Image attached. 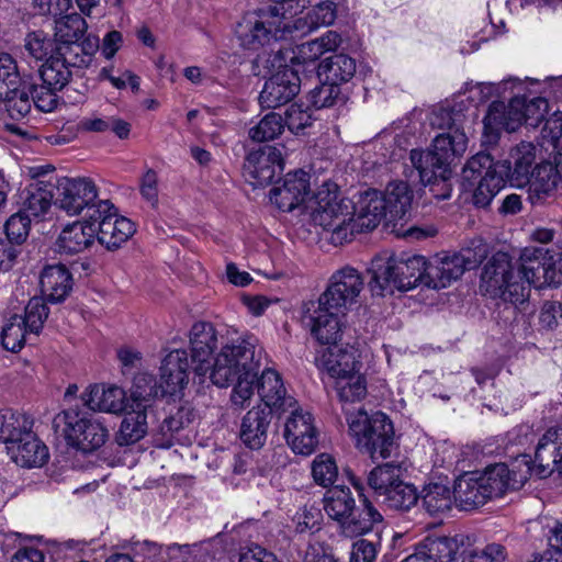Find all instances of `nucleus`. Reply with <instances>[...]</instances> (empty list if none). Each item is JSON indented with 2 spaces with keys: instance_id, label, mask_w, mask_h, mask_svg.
Segmentation results:
<instances>
[{
  "instance_id": "obj_60",
  "label": "nucleus",
  "mask_w": 562,
  "mask_h": 562,
  "mask_svg": "<svg viewBox=\"0 0 562 562\" xmlns=\"http://www.w3.org/2000/svg\"><path fill=\"white\" fill-rule=\"evenodd\" d=\"M347 423L350 435L357 440L358 446L366 447L370 428L371 415L359 408L356 412L347 413Z\"/></svg>"
},
{
  "instance_id": "obj_7",
  "label": "nucleus",
  "mask_w": 562,
  "mask_h": 562,
  "mask_svg": "<svg viewBox=\"0 0 562 562\" xmlns=\"http://www.w3.org/2000/svg\"><path fill=\"white\" fill-rule=\"evenodd\" d=\"M467 148L465 132L456 130V132L439 134L432 140L431 149H412L409 159L424 184L432 183L437 179L445 181L451 175V165L465 153Z\"/></svg>"
},
{
  "instance_id": "obj_26",
  "label": "nucleus",
  "mask_w": 562,
  "mask_h": 562,
  "mask_svg": "<svg viewBox=\"0 0 562 562\" xmlns=\"http://www.w3.org/2000/svg\"><path fill=\"white\" fill-rule=\"evenodd\" d=\"M97 238V220L77 221L66 225L56 240L60 254L74 255L90 248Z\"/></svg>"
},
{
  "instance_id": "obj_11",
  "label": "nucleus",
  "mask_w": 562,
  "mask_h": 562,
  "mask_svg": "<svg viewBox=\"0 0 562 562\" xmlns=\"http://www.w3.org/2000/svg\"><path fill=\"white\" fill-rule=\"evenodd\" d=\"M149 383L143 382V387L153 398L161 396H181L189 383L190 363L186 349L175 348L169 350L161 359L159 367V382L153 384L154 379L150 374Z\"/></svg>"
},
{
  "instance_id": "obj_63",
  "label": "nucleus",
  "mask_w": 562,
  "mask_h": 562,
  "mask_svg": "<svg viewBox=\"0 0 562 562\" xmlns=\"http://www.w3.org/2000/svg\"><path fill=\"white\" fill-rule=\"evenodd\" d=\"M539 526L547 528L550 546L554 549L555 554L562 555V521L552 518L543 517L537 521L531 522V528L537 529Z\"/></svg>"
},
{
  "instance_id": "obj_51",
  "label": "nucleus",
  "mask_w": 562,
  "mask_h": 562,
  "mask_svg": "<svg viewBox=\"0 0 562 562\" xmlns=\"http://www.w3.org/2000/svg\"><path fill=\"white\" fill-rule=\"evenodd\" d=\"M49 314V310L44 302L43 297H32L25 306L24 316H22L23 325L29 330V334L37 337L44 327Z\"/></svg>"
},
{
  "instance_id": "obj_48",
  "label": "nucleus",
  "mask_w": 562,
  "mask_h": 562,
  "mask_svg": "<svg viewBox=\"0 0 562 562\" xmlns=\"http://www.w3.org/2000/svg\"><path fill=\"white\" fill-rule=\"evenodd\" d=\"M99 46V38L92 35H88L82 41L69 43L66 46L61 45L67 55H69V60L79 66L80 69L87 68L91 64Z\"/></svg>"
},
{
  "instance_id": "obj_9",
  "label": "nucleus",
  "mask_w": 562,
  "mask_h": 562,
  "mask_svg": "<svg viewBox=\"0 0 562 562\" xmlns=\"http://www.w3.org/2000/svg\"><path fill=\"white\" fill-rule=\"evenodd\" d=\"M487 246L481 239L459 252H439L427 259L424 285L429 289H445L458 280L467 269L480 265L487 256Z\"/></svg>"
},
{
  "instance_id": "obj_22",
  "label": "nucleus",
  "mask_w": 562,
  "mask_h": 562,
  "mask_svg": "<svg viewBox=\"0 0 562 562\" xmlns=\"http://www.w3.org/2000/svg\"><path fill=\"white\" fill-rule=\"evenodd\" d=\"M311 176L300 169L286 173L281 187H274L270 191V201L280 211H294L303 204H308Z\"/></svg>"
},
{
  "instance_id": "obj_36",
  "label": "nucleus",
  "mask_w": 562,
  "mask_h": 562,
  "mask_svg": "<svg viewBox=\"0 0 562 562\" xmlns=\"http://www.w3.org/2000/svg\"><path fill=\"white\" fill-rule=\"evenodd\" d=\"M55 184L49 181L35 180L24 188L20 193L23 202L21 211H48L52 204L55 205L57 193H54Z\"/></svg>"
},
{
  "instance_id": "obj_20",
  "label": "nucleus",
  "mask_w": 562,
  "mask_h": 562,
  "mask_svg": "<svg viewBox=\"0 0 562 562\" xmlns=\"http://www.w3.org/2000/svg\"><path fill=\"white\" fill-rule=\"evenodd\" d=\"M536 150V146L528 142H521L510 149L507 158L499 161L503 186L509 183L513 187L522 188L530 182Z\"/></svg>"
},
{
  "instance_id": "obj_49",
  "label": "nucleus",
  "mask_w": 562,
  "mask_h": 562,
  "mask_svg": "<svg viewBox=\"0 0 562 562\" xmlns=\"http://www.w3.org/2000/svg\"><path fill=\"white\" fill-rule=\"evenodd\" d=\"M24 89L29 90L31 95L32 103L42 112H52L56 109L58 103L57 92L59 89H53L48 87V85H36L29 77L27 79H23Z\"/></svg>"
},
{
  "instance_id": "obj_2",
  "label": "nucleus",
  "mask_w": 562,
  "mask_h": 562,
  "mask_svg": "<svg viewBox=\"0 0 562 562\" xmlns=\"http://www.w3.org/2000/svg\"><path fill=\"white\" fill-rule=\"evenodd\" d=\"M548 255L543 248L525 247L515 267L508 254L496 252L484 267L481 289L492 297L515 305L524 303L531 285L542 289L562 283V256L553 260Z\"/></svg>"
},
{
  "instance_id": "obj_10",
  "label": "nucleus",
  "mask_w": 562,
  "mask_h": 562,
  "mask_svg": "<svg viewBox=\"0 0 562 562\" xmlns=\"http://www.w3.org/2000/svg\"><path fill=\"white\" fill-rule=\"evenodd\" d=\"M257 61L268 69L278 68L277 72L266 80L259 94V102L263 108L274 109L286 104L294 99L301 89V78L297 70L282 65L284 57L281 49L273 50L265 59L258 56Z\"/></svg>"
},
{
  "instance_id": "obj_37",
  "label": "nucleus",
  "mask_w": 562,
  "mask_h": 562,
  "mask_svg": "<svg viewBox=\"0 0 562 562\" xmlns=\"http://www.w3.org/2000/svg\"><path fill=\"white\" fill-rule=\"evenodd\" d=\"M461 544L457 537H429L417 549L430 562H452Z\"/></svg>"
},
{
  "instance_id": "obj_40",
  "label": "nucleus",
  "mask_w": 562,
  "mask_h": 562,
  "mask_svg": "<svg viewBox=\"0 0 562 562\" xmlns=\"http://www.w3.org/2000/svg\"><path fill=\"white\" fill-rule=\"evenodd\" d=\"M355 508V499L351 492L345 486H335L328 490L324 496V510L334 520L340 522Z\"/></svg>"
},
{
  "instance_id": "obj_39",
  "label": "nucleus",
  "mask_w": 562,
  "mask_h": 562,
  "mask_svg": "<svg viewBox=\"0 0 562 562\" xmlns=\"http://www.w3.org/2000/svg\"><path fill=\"white\" fill-rule=\"evenodd\" d=\"M403 471L401 463H384L370 472L368 483L378 496L384 497L389 491L403 481Z\"/></svg>"
},
{
  "instance_id": "obj_62",
  "label": "nucleus",
  "mask_w": 562,
  "mask_h": 562,
  "mask_svg": "<svg viewBox=\"0 0 562 562\" xmlns=\"http://www.w3.org/2000/svg\"><path fill=\"white\" fill-rule=\"evenodd\" d=\"M312 121V114L306 109H303L302 105L296 103L290 105L286 109L285 115L283 117L284 126L286 125L288 128L295 134L303 131L307 126H311Z\"/></svg>"
},
{
  "instance_id": "obj_27",
  "label": "nucleus",
  "mask_w": 562,
  "mask_h": 562,
  "mask_svg": "<svg viewBox=\"0 0 562 562\" xmlns=\"http://www.w3.org/2000/svg\"><path fill=\"white\" fill-rule=\"evenodd\" d=\"M349 480L352 486L358 491L363 506L362 509L357 513L352 510L339 525L341 532L352 538L372 531L376 525L382 522L383 517L368 498L363 496V487L360 482L355 476H350Z\"/></svg>"
},
{
  "instance_id": "obj_38",
  "label": "nucleus",
  "mask_w": 562,
  "mask_h": 562,
  "mask_svg": "<svg viewBox=\"0 0 562 562\" xmlns=\"http://www.w3.org/2000/svg\"><path fill=\"white\" fill-rule=\"evenodd\" d=\"M465 105L463 102H446L436 106L430 115V124L434 128L456 132L464 131Z\"/></svg>"
},
{
  "instance_id": "obj_17",
  "label": "nucleus",
  "mask_w": 562,
  "mask_h": 562,
  "mask_svg": "<svg viewBox=\"0 0 562 562\" xmlns=\"http://www.w3.org/2000/svg\"><path fill=\"white\" fill-rule=\"evenodd\" d=\"M289 416L284 420L283 436L295 454L310 456L318 445V429L311 412L297 404L290 407Z\"/></svg>"
},
{
  "instance_id": "obj_53",
  "label": "nucleus",
  "mask_w": 562,
  "mask_h": 562,
  "mask_svg": "<svg viewBox=\"0 0 562 562\" xmlns=\"http://www.w3.org/2000/svg\"><path fill=\"white\" fill-rule=\"evenodd\" d=\"M189 415L190 412L188 409L180 408L175 415L165 418L155 439L157 446L161 448L171 447L173 435L182 429L186 424L190 423Z\"/></svg>"
},
{
  "instance_id": "obj_16",
  "label": "nucleus",
  "mask_w": 562,
  "mask_h": 562,
  "mask_svg": "<svg viewBox=\"0 0 562 562\" xmlns=\"http://www.w3.org/2000/svg\"><path fill=\"white\" fill-rule=\"evenodd\" d=\"M529 476H535V471L528 454L517 457L510 465L496 463L480 472L490 499L502 496L507 490L520 488Z\"/></svg>"
},
{
  "instance_id": "obj_64",
  "label": "nucleus",
  "mask_w": 562,
  "mask_h": 562,
  "mask_svg": "<svg viewBox=\"0 0 562 562\" xmlns=\"http://www.w3.org/2000/svg\"><path fill=\"white\" fill-rule=\"evenodd\" d=\"M238 562H281L277 555L267 549L252 544L241 550Z\"/></svg>"
},
{
  "instance_id": "obj_5",
  "label": "nucleus",
  "mask_w": 562,
  "mask_h": 562,
  "mask_svg": "<svg viewBox=\"0 0 562 562\" xmlns=\"http://www.w3.org/2000/svg\"><path fill=\"white\" fill-rule=\"evenodd\" d=\"M369 356L353 346L327 348L317 359L319 369L333 380L341 402H358L367 395V381L360 372L362 358Z\"/></svg>"
},
{
  "instance_id": "obj_3",
  "label": "nucleus",
  "mask_w": 562,
  "mask_h": 562,
  "mask_svg": "<svg viewBox=\"0 0 562 562\" xmlns=\"http://www.w3.org/2000/svg\"><path fill=\"white\" fill-rule=\"evenodd\" d=\"M304 221L311 222L314 233L321 240L333 246L350 243L357 234L373 231L382 221L383 228L412 240H422L437 235L434 224L408 225L411 213H302Z\"/></svg>"
},
{
  "instance_id": "obj_33",
  "label": "nucleus",
  "mask_w": 562,
  "mask_h": 562,
  "mask_svg": "<svg viewBox=\"0 0 562 562\" xmlns=\"http://www.w3.org/2000/svg\"><path fill=\"white\" fill-rule=\"evenodd\" d=\"M356 68V60L352 57L333 54L318 64L317 77L319 80L335 82L341 87L353 78Z\"/></svg>"
},
{
  "instance_id": "obj_31",
  "label": "nucleus",
  "mask_w": 562,
  "mask_h": 562,
  "mask_svg": "<svg viewBox=\"0 0 562 562\" xmlns=\"http://www.w3.org/2000/svg\"><path fill=\"white\" fill-rule=\"evenodd\" d=\"M394 445V427L391 419L382 412L371 415L368 443L366 449L375 457L389 458Z\"/></svg>"
},
{
  "instance_id": "obj_15",
  "label": "nucleus",
  "mask_w": 562,
  "mask_h": 562,
  "mask_svg": "<svg viewBox=\"0 0 562 562\" xmlns=\"http://www.w3.org/2000/svg\"><path fill=\"white\" fill-rule=\"evenodd\" d=\"M363 285L361 273L351 266H345L330 274L318 300L323 306L348 313L358 303Z\"/></svg>"
},
{
  "instance_id": "obj_34",
  "label": "nucleus",
  "mask_w": 562,
  "mask_h": 562,
  "mask_svg": "<svg viewBox=\"0 0 562 562\" xmlns=\"http://www.w3.org/2000/svg\"><path fill=\"white\" fill-rule=\"evenodd\" d=\"M350 200L342 196L338 184L331 180L324 181L310 196L306 211H347Z\"/></svg>"
},
{
  "instance_id": "obj_45",
  "label": "nucleus",
  "mask_w": 562,
  "mask_h": 562,
  "mask_svg": "<svg viewBox=\"0 0 562 562\" xmlns=\"http://www.w3.org/2000/svg\"><path fill=\"white\" fill-rule=\"evenodd\" d=\"M33 335L23 325L22 316L13 315L1 330V344L11 352H19Z\"/></svg>"
},
{
  "instance_id": "obj_32",
  "label": "nucleus",
  "mask_w": 562,
  "mask_h": 562,
  "mask_svg": "<svg viewBox=\"0 0 562 562\" xmlns=\"http://www.w3.org/2000/svg\"><path fill=\"white\" fill-rule=\"evenodd\" d=\"M42 293L52 303L64 301L72 289V277L63 265L47 266L40 279Z\"/></svg>"
},
{
  "instance_id": "obj_18",
  "label": "nucleus",
  "mask_w": 562,
  "mask_h": 562,
  "mask_svg": "<svg viewBox=\"0 0 562 562\" xmlns=\"http://www.w3.org/2000/svg\"><path fill=\"white\" fill-rule=\"evenodd\" d=\"M347 313L321 305V300L310 301L303 306V318L311 335L322 345H334L341 337Z\"/></svg>"
},
{
  "instance_id": "obj_43",
  "label": "nucleus",
  "mask_w": 562,
  "mask_h": 562,
  "mask_svg": "<svg viewBox=\"0 0 562 562\" xmlns=\"http://www.w3.org/2000/svg\"><path fill=\"white\" fill-rule=\"evenodd\" d=\"M87 22L79 13H70L56 21V43L57 45H68L80 41L86 31Z\"/></svg>"
},
{
  "instance_id": "obj_47",
  "label": "nucleus",
  "mask_w": 562,
  "mask_h": 562,
  "mask_svg": "<svg viewBox=\"0 0 562 562\" xmlns=\"http://www.w3.org/2000/svg\"><path fill=\"white\" fill-rule=\"evenodd\" d=\"M383 192L386 211H407L411 209L414 192L407 182L403 180L392 181Z\"/></svg>"
},
{
  "instance_id": "obj_13",
  "label": "nucleus",
  "mask_w": 562,
  "mask_h": 562,
  "mask_svg": "<svg viewBox=\"0 0 562 562\" xmlns=\"http://www.w3.org/2000/svg\"><path fill=\"white\" fill-rule=\"evenodd\" d=\"M58 420L64 423L63 435L67 443L82 452L99 449L109 437V430L99 419L75 409L63 412Z\"/></svg>"
},
{
  "instance_id": "obj_23",
  "label": "nucleus",
  "mask_w": 562,
  "mask_h": 562,
  "mask_svg": "<svg viewBox=\"0 0 562 562\" xmlns=\"http://www.w3.org/2000/svg\"><path fill=\"white\" fill-rule=\"evenodd\" d=\"M532 176L530 179L528 190L526 191V200L530 203L531 207H541L549 205V200L555 195L560 175L557 166L551 161L543 160L533 165L531 170Z\"/></svg>"
},
{
  "instance_id": "obj_50",
  "label": "nucleus",
  "mask_w": 562,
  "mask_h": 562,
  "mask_svg": "<svg viewBox=\"0 0 562 562\" xmlns=\"http://www.w3.org/2000/svg\"><path fill=\"white\" fill-rule=\"evenodd\" d=\"M284 130L283 117L276 112L266 114L248 134L254 142H268L277 138Z\"/></svg>"
},
{
  "instance_id": "obj_19",
  "label": "nucleus",
  "mask_w": 562,
  "mask_h": 562,
  "mask_svg": "<svg viewBox=\"0 0 562 562\" xmlns=\"http://www.w3.org/2000/svg\"><path fill=\"white\" fill-rule=\"evenodd\" d=\"M282 171V154L274 146H263L250 151L243 165V176L254 188L272 183Z\"/></svg>"
},
{
  "instance_id": "obj_61",
  "label": "nucleus",
  "mask_w": 562,
  "mask_h": 562,
  "mask_svg": "<svg viewBox=\"0 0 562 562\" xmlns=\"http://www.w3.org/2000/svg\"><path fill=\"white\" fill-rule=\"evenodd\" d=\"M29 76L21 75L16 60L9 53H0V81L5 83L8 87H15L18 85L23 86V79H27Z\"/></svg>"
},
{
  "instance_id": "obj_58",
  "label": "nucleus",
  "mask_w": 562,
  "mask_h": 562,
  "mask_svg": "<svg viewBox=\"0 0 562 562\" xmlns=\"http://www.w3.org/2000/svg\"><path fill=\"white\" fill-rule=\"evenodd\" d=\"M31 217L29 213H12V215L5 221L4 231L8 237V241L20 245L22 244L30 232Z\"/></svg>"
},
{
  "instance_id": "obj_41",
  "label": "nucleus",
  "mask_w": 562,
  "mask_h": 562,
  "mask_svg": "<svg viewBox=\"0 0 562 562\" xmlns=\"http://www.w3.org/2000/svg\"><path fill=\"white\" fill-rule=\"evenodd\" d=\"M453 499V492L445 484L431 483L424 488L423 506L429 515L447 513L450 510Z\"/></svg>"
},
{
  "instance_id": "obj_35",
  "label": "nucleus",
  "mask_w": 562,
  "mask_h": 562,
  "mask_svg": "<svg viewBox=\"0 0 562 562\" xmlns=\"http://www.w3.org/2000/svg\"><path fill=\"white\" fill-rule=\"evenodd\" d=\"M548 101L544 98L537 97L527 100L525 97H514L510 100L512 112H515L517 128L521 124L530 127H538L548 113Z\"/></svg>"
},
{
  "instance_id": "obj_1",
  "label": "nucleus",
  "mask_w": 562,
  "mask_h": 562,
  "mask_svg": "<svg viewBox=\"0 0 562 562\" xmlns=\"http://www.w3.org/2000/svg\"><path fill=\"white\" fill-rule=\"evenodd\" d=\"M192 371L203 382L232 386L229 402L236 409L249 406L256 391L269 409L288 411L296 400L286 394L281 375L265 369L259 375L261 348L252 335H218L210 323L198 322L190 330Z\"/></svg>"
},
{
  "instance_id": "obj_25",
  "label": "nucleus",
  "mask_w": 562,
  "mask_h": 562,
  "mask_svg": "<svg viewBox=\"0 0 562 562\" xmlns=\"http://www.w3.org/2000/svg\"><path fill=\"white\" fill-rule=\"evenodd\" d=\"M271 420V409L262 405L254 406L241 418L239 427L241 442L252 450L262 448L268 439Z\"/></svg>"
},
{
  "instance_id": "obj_24",
  "label": "nucleus",
  "mask_w": 562,
  "mask_h": 562,
  "mask_svg": "<svg viewBox=\"0 0 562 562\" xmlns=\"http://www.w3.org/2000/svg\"><path fill=\"white\" fill-rule=\"evenodd\" d=\"M83 402L92 411L120 415L130 408L131 395L115 384H94L85 392Z\"/></svg>"
},
{
  "instance_id": "obj_29",
  "label": "nucleus",
  "mask_w": 562,
  "mask_h": 562,
  "mask_svg": "<svg viewBox=\"0 0 562 562\" xmlns=\"http://www.w3.org/2000/svg\"><path fill=\"white\" fill-rule=\"evenodd\" d=\"M78 70H80L79 66L70 61L69 55L61 45H58L55 54L38 68V75L43 83L61 91Z\"/></svg>"
},
{
  "instance_id": "obj_44",
  "label": "nucleus",
  "mask_w": 562,
  "mask_h": 562,
  "mask_svg": "<svg viewBox=\"0 0 562 562\" xmlns=\"http://www.w3.org/2000/svg\"><path fill=\"white\" fill-rule=\"evenodd\" d=\"M308 100L315 109L319 110L344 104L347 95L337 83L319 80V85L310 91Z\"/></svg>"
},
{
  "instance_id": "obj_8",
  "label": "nucleus",
  "mask_w": 562,
  "mask_h": 562,
  "mask_svg": "<svg viewBox=\"0 0 562 562\" xmlns=\"http://www.w3.org/2000/svg\"><path fill=\"white\" fill-rule=\"evenodd\" d=\"M284 10L278 5H269L247 12L235 26V36L239 45L249 50L263 48L261 56L266 59V47L271 46L284 36Z\"/></svg>"
},
{
  "instance_id": "obj_54",
  "label": "nucleus",
  "mask_w": 562,
  "mask_h": 562,
  "mask_svg": "<svg viewBox=\"0 0 562 562\" xmlns=\"http://www.w3.org/2000/svg\"><path fill=\"white\" fill-rule=\"evenodd\" d=\"M418 499V494L414 485L404 481L397 483L383 497V502L391 508L398 510L411 509Z\"/></svg>"
},
{
  "instance_id": "obj_46",
  "label": "nucleus",
  "mask_w": 562,
  "mask_h": 562,
  "mask_svg": "<svg viewBox=\"0 0 562 562\" xmlns=\"http://www.w3.org/2000/svg\"><path fill=\"white\" fill-rule=\"evenodd\" d=\"M24 49L35 60L45 61L57 50V43L43 31H34L26 34Z\"/></svg>"
},
{
  "instance_id": "obj_30",
  "label": "nucleus",
  "mask_w": 562,
  "mask_h": 562,
  "mask_svg": "<svg viewBox=\"0 0 562 562\" xmlns=\"http://www.w3.org/2000/svg\"><path fill=\"white\" fill-rule=\"evenodd\" d=\"M480 477V471L467 472L460 475L453 487L454 501L464 509L470 510L484 505L490 496Z\"/></svg>"
},
{
  "instance_id": "obj_4",
  "label": "nucleus",
  "mask_w": 562,
  "mask_h": 562,
  "mask_svg": "<svg viewBox=\"0 0 562 562\" xmlns=\"http://www.w3.org/2000/svg\"><path fill=\"white\" fill-rule=\"evenodd\" d=\"M427 258L418 254L381 252L370 263L369 286L373 295L386 296L424 285Z\"/></svg>"
},
{
  "instance_id": "obj_12",
  "label": "nucleus",
  "mask_w": 562,
  "mask_h": 562,
  "mask_svg": "<svg viewBox=\"0 0 562 562\" xmlns=\"http://www.w3.org/2000/svg\"><path fill=\"white\" fill-rule=\"evenodd\" d=\"M55 187V206L63 211H117L110 200L98 199L97 187L89 178L61 177L57 179Z\"/></svg>"
},
{
  "instance_id": "obj_42",
  "label": "nucleus",
  "mask_w": 562,
  "mask_h": 562,
  "mask_svg": "<svg viewBox=\"0 0 562 562\" xmlns=\"http://www.w3.org/2000/svg\"><path fill=\"white\" fill-rule=\"evenodd\" d=\"M463 177L468 181H483L487 177H501L499 161H495L488 153L480 151L471 157L463 168Z\"/></svg>"
},
{
  "instance_id": "obj_28",
  "label": "nucleus",
  "mask_w": 562,
  "mask_h": 562,
  "mask_svg": "<svg viewBox=\"0 0 562 562\" xmlns=\"http://www.w3.org/2000/svg\"><path fill=\"white\" fill-rule=\"evenodd\" d=\"M136 232L135 223L120 213H106L97 220V239L108 249H116Z\"/></svg>"
},
{
  "instance_id": "obj_6",
  "label": "nucleus",
  "mask_w": 562,
  "mask_h": 562,
  "mask_svg": "<svg viewBox=\"0 0 562 562\" xmlns=\"http://www.w3.org/2000/svg\"><path fill=\"white\" fill-rule=\"evenodd\" d=\"M34 420L25 413L0 412V440L10 459L23 468L42 467L48 460V449L33 431Z\"/></svg>"
},
{
  "instance_id": "obj_52",
  "label": "nucleus",
  "mask_w": 562,
  "mask_h": 562,
  "mask_svg": "<svg viewBox=\"0 0 562 562\" xmlns=\"http://www.w3.org/2000/svg\"><path fill=\"white\" fill-rule=\"evenodd\" d=\"M311 470L314 482L324 487L334 484L338 476V465L329 453L317 454L312 462Z\"/></svg>"
},
{
  "instance_id": "obj_57",
  "label": "nucleus",
  "mask_w": 562,
  "mask_h": 562,
  "mask_svg": "<svg viewBox=\"0 0 562 562\" xmlns=\"http://www.w3.org/2000/svg\"><path fill=\"white\" fill-rule=\"evenodd\" d=\"M350 202L353 211H386L384 192L373 188L359 191Z\"/></svg>"
},
{
  "instance_id": "obj_59",
  "label": "nucleus",
  "mask_w": 562,
  "mask_h": 562,
  "mask_svg": "<svg viewBox=\"0 0 562 562\" xmlns=\"http://www.w3.org/2000/svg\"><path fill=\"white\" fill-rule=\"evenodd\" d=\"M503 187V178L501 177H487L483 181H477V187L472 195L473 205L477 209L488 206Z\"/></svg>"
},
{
  "instance_id": "obj_14",
  "label": "nucleus",
  "mask_w": 562,
  "mask_h": 562,
  "mask_svg": "<svg viewBox=\"0 0 562 562\" xmlns=\"http://www.w3.org/2000/svg\"><path fill=\"white\" fill-rule=\"evenodd\" d=\"M150 381V376L147 375L135 378L131 390L130 408L125 411L126 414L116 436L120 446L135 443L147 434V409L151 406L154 398L147 394V390L143 387V382L149 383Z\"/></svg>"
},
{
  "instance_id": "obj_21",
  "label": "nucleus",
  "mask_w": 562,
  "mask_h": 562,
  "mask_svg": "<svg viewBox=\"0 0 562 562\" xmlns=\"http://www.w3.org/2000/svg\"><path fill=\"white\" fill-rule=\"evenodd\" d=\"M532 467L536 477H548L554 471L562 476V427H551L541 436Z\"/></svg>"
},
{
  "instance_id": "obj_55",
  "label": "nucleus",
  "mask_w": 562,
  "mask_h": 562,
  "mask_svg": "<svg viewBox=\"0 0 562 562\" xmlns=\"http://www.w3.org/2000/svg\"><path fill=\"white\" fill-rule=\"evenodd\" d=\"M508 105L503 101H493L487 109L484 116L483 123L485 130L499 131L505 130L507 132H514L517 130V123L515 119L508 122L507 113Z\"/></svg>"
},
{
  "instance_id": "obj_56",
  "label": "nucleus",
  "mask_w": 562,
  "mask_h": 562,
  "mask_svg": "<svg viewBox=\"0 0 562 562\" xmlns=\"http://www.w3.org/2000/svg\"><path fill=\"white\" fill-rule=\"evenodd\" d=\"M4 109L9 116L14 121L24 119L32 109V100L27 89L22 87V90H11L7 93L3 101Z\"/></svg>"
}]
</instances>
